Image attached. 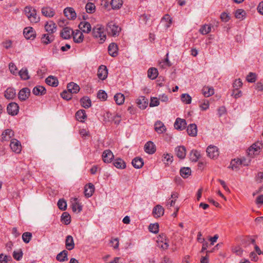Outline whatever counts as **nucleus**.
Wrapping results in <instances>:
<instances>
[{
  "instance_id": "nucleus-54",
  "label": "nucleus",
  "mask_w": 263,
  "mask_h": 263,
  "mask_svg": "<svg viewBox=\"0 0 263 263\" xmlns=\"http://www.w3.org/2000/svg\"><path fill=\"white\" fill-rule=\"evenodd\" d=\"M12 260V258L10 255H6L3 254H0V263H8Z\"/></svg>"
},
{
  "instance_id": "nucleus-14",
  "label": "nucleus",
  "mask_w": 263,
  "mask_h": 263,
  "mask_svg": "<svg viewBox=\"0 0 263 263\" xmlns=\"http://www.w3.org/2000/svg\"><path fill=\"white\" fill-rule=\"evenodd\" d=\"M73 41L77 43H82L84 39L83 33L79 30L72 32Z\"/></svg>"
},
{
  "instance_id": "nucleus-48",
  "label": "nucleus",
  "mask_w": 263,
  "mask_h": 263,
  "mask_svg": "<svg viewBox=\"0 0 263 263\" xmlns=\"http://www.w3.org/2000/svg\"><path fill=\"white\" fill-rule=\"evenodd\" d=\"M122 0H111L110 5L113 9H119L122 5Z\"/></svg>"
},
{
  "instance_id": "nucleus-38",
  "label": "nucleus",
  "mask_w": 263,
  "mask_h": 263,
  "mask_svg": "<svg viewBox=\"0 0 263 263\" xmlns=\"http://www.w3.org/2000/svg\"><path fill=\"white\" fill-rule=\"evenodd\" d=\"M203 95L205 97H209L214 93V90L212 87L204 86L202 89Z\"/></svg>"
},
{
  "instance_id": "nucleus-63",
  "label": "nucleus",
  "mask_w": 263,
  "mask_h": 263,
  "mask_svg": "<svg viewBox=\"0 0 263 263\" xmlns=\"http://www.w3.org/2000/svg\"><path fill=\"white\" fill-rule=\"evenodd\" d=\"M13 257L16 260H20L23 257V252L22 250L19 251H14L13 253Z\"/></svg>"
},
{
  "instance_id": "nucleus-34",
  "label": "nucleus",
  "mask_w": 263,
  "mask_h": 263,
  "mask_svg": "<svg viewBox=\"0 0 263 263\" xmlns=\"http://www.w3.org/2000/svg\"><path fill=\"white\" fill-rule=\"evenodd\" d=\"M200 156V152L195 149L192 150L190 153V160L192 162H197Z\"/></svg>"
},
{
  "instance_id": "nucleus-10",
  "label": "nucleus",
  "mask_w": 263,
  "mask_h": 263,
  "mask_svg": "<svg viewBox=\"0 0 263 263\" xmlns=\"http://www.w3.org/2000/svg\"><path fill=\"white\" fill-rule=\"evenodd\" d=\"M174 127L177 130H182L186 127L185 120L177 118L174 123Z\"/></svg>"
},
{
  "instance_id": "nucleus-22",
  "label": "nucleus",
  "mask_w": 263,
  "mask_h": 263,
  "mask_svg": "<svg viewBox=\"0 0 263 263\" xmlns=\"http://www.w3.org/2000/svg\"><path fill=\"white\" fill-rule=\"evenodd\" d=\"M186 131L189 136L192 137H195L197 134V125L194 124H190L187 127Z\"/></svg>"
},
{
  "instance_id": "nucleus-57",
  "label": "nucleus",
  "mask_w": 263,
  "mask_h": 263,
  "mask_svg": "<svg viewBox=\"0 0 263 263\" xmlns=\"http://www.w3.org/2000/svg\"><path fill=\"white\" fill-rule=\"evenodd\" d=\"M157 242V246L163 250H166L168 247V244L166 241L164 242L163 240H160V239H158Z\"/></svg>"
},
{
  "instance_id": "nucleus-40",
  "label": "nucleus",
  "mask_w": 263,
  "mask_h": 263,
  "mask_svg": "<svg viewBox=\"0 0 263 263\" xmlns=\"http://www.w3.org/2000/svg\"><path fill=\"white\" fill-rule=\"evenodd\" d=\"M180 174L183 178H187L191 175V170L189 167H182L180 170Z\"/></svg>"
},
{
  "instance_id": "nucleus-39",
  "label": "nucleus",
  "mask_w": 263,
  "mask_h": 263,
  "mask_svg": "<svg viewBox=\"0 0 263 263\" xmlns=\"http://www.w3.org/2000/svg\"><path fill=\"white\" fill-rule=\"evenodd\" d=\"M42 13L47 17H52L54 15L53 10L50 7H44L42 9Z\"/></svg>"
},
{
  "instance_id": "nucleus-32",
  "label": "nucleus",
  "mask_w": 263,
  "mask_h": 263,
  "mask_svg": "<svg viewBox=\"0 0 263 263\" xmlns=\"http://www.w3.org/2000/svg\"><path fill=\"white\" fill-rule=\"evenodd\" d=\"M45 82L48 85L53 87L57 86L59 83L58 79L52 76L47 77L46 79Z\"/></svg>"
},
{
  "instance_id": "nucleus-16",
  "label": "nucleus",
  "mask_w": 263,
  "mask_h": 263,
  "mask_svg": "<svg viewBox=\"0 0 263 263\" xmlns=\"http://www.w3.org/2000/svg\"><path fill=\"white\" fill-rule=\"evenodd\" d=\"M95 191V186L93 184L90 183L86 184L84 187V194L86 197H90Z\"/></svg>"
},
{
  "instance_id": "nucleus-33",
  "label": "nucleus",
  "mask_w": 263,
  "mask_h": 263,
  "mask_svg": "<svg viewBox=\"0 0 263 263\" xmlns=\"http://www.w3.org/2000/svg\"><path fill=\"white\" fill-rule=\"evenodd\" d=\"M68 251L66 250H63V251L59 253L57 256V259L60 262H64L68 260Z\"/></svg>"
},
{
  "instance_id": "nucleus-6",
  "label": "nucleus",
  "mask_w": 263,
  "mask_h": 263,
  "mask_svg": "<svg viewBox=\"0 0 263 263\" xmlns=\"http://www.w3.org/2000/svg\"><path fill=\"white\" fill-rule=\"evenodd\" d=\"M23 34L27 40H33L36 36V33L34 29L31 27H27L24 28Z\"/></svg>"
},
{
  "instance_id": "nucleus-27",
  "label": "nucleus",
  "mask_w": 263,
  "mask_h": 263,
  "mask_svg": "<svg viewBox=\"0 0 263 263\" xmlns=\"http://www.w3.org/2000/svg\"><path fill=\"white\" fill-rule=\"evenodd\" d=\"M155 129L158 134H162L166 129L164 124L160 121H157L155 124Z\"/></svg>"
},
{
  "instance_id": "nucleus-35",
  "label": "nucleus",
  "mask_w": 263,
  "mask_h": 263,
  "mask_svg": "<svg viewBox=\"0 0 263 263\" xmlns=\"http://www.w3.org/2000/svg\"><path fill=\"white\" fill-rule=\"evenodd\" d=\"M76 117L78 121L83 122L87 117L85 110L84 109L79 110L76 114Z\"/></svg>"
},
{
  "instance_id": "nucleus-46",
  "label": "nucleus",
  "mask_w": 263,
  "mask_h": 263,
  "mask_svg": "<svg viewBox=\"0 0 263 263\" xmlns=\"http://www.w3.org/2000/svg\"><path fill=\"white\" fill-rule=\"evenodd\" d=\"M162 161L165 164L169 165L173 162V157L171 154H164L163 156Z\"/></svg>"
},
{
  "instance_id": "nucleus-8",
  "label": "nucleus",
  "mask_w": 263,
  "mask_h": 263,
  "mask_svg": "<svg viewBox=\"0 0 263 263\" xmlns=\"http://www.w3.org/2000/svg\"><path fill=\"white\" fill-rule=\"evenodd\" d=\"M107 74L108 70L105 66L102 65L99 66L98 69L97 76L100 79L102 80L106 79Z\"/></svg>"
},
{
  "instance_id": "nucleus-28",
  "label": "nucleus",
  "mask_w": 263,
  "mask_h": 263,
  "mask_svg": "<svg viewBox=\"0 0 263 263\" xmlns=\"http://www.w3.org/2000/svg\"><path fill=\"white\" fill-rule=\"evenodd\" d=\"M16 95L15 90L12 88H8L5 91L4 96L7 99H13Z\"/></svg>"
},
{
  "instance_id": "nucleus-13",
  "label": "nucleus",
  "mask_w": 263,
  "mask_h": 263,
  "mask_svg": "<svg viewBox=\"0 0 263 263\" xmlns=\"http://www.w3.org/2000/svg\"><path fill=\"white\" fill-rule=\"evenodd\" d=\"M45 29L49 34H51L56 31L57 25L53 21H50L45 24Z\"/></svg>"
},
{
  "instance_id": "nucleus-53",
  "label": "nucleus",
  "mask_w": 263,
  "mask_h": 263,
  "mask_svg": "<svg viewBox=\"0 0 263 263\" xmlns=\"http://www.w3.org/2000/svg\"><path fill=\"white\" fill-rule=\"evenodd\" d=\"M32 233L30 232H25L22 235V239L25 243H28L31 238H32Z\"/></svg>"
},
{
  "instance_id": "nucleus-23",
  "label": "nucleus",
  "mask_w": 263,
  "mask_h": 263,
  "mask_svg": "<svg viewBox=\"0 0 263 263\" xmlns=\"http://www.w3.org/2000/svg\"><path fill=\"white\" fill-rule=\"evenodd\" d=\"M14 136V133L11 129H5L2 134V140L8 141Z\"/></svg>"
},
{
  "instance_id": "nucleus-26",
  "label": "nucleus",
  "mask_w": 263,
  "mask_h": 263,
  "mask_svg": "<svg viewBox=\"0 0 263 263\" xmlns=\"http://www.w3.org/2000/svg\"><path fill=\"white\" fill-rule=\"evenodd\" d=\"M46 92L45 88L40 85L34 87L32 90V93L35 96H42L45 95Z\"/></svg>"
},
{
  "instance_id": "nucleus-11",
  "label": "nucleus",
  "mask_w": 263,
  "mask_h": 263,
  "mask_svg": "<svg viewBox=\"0 0 263 263\" xmlns=\"http://www.w3.org/2000/svg\"><path fill=\"white\" fill-rule=\"evenodd\" d=\"M30 94V90L28 88H23L19 91L18 98L21 101H25L29 98Z\"/></svg>"
},
{
  "instance_id": "nucleus-2",
  "label": "nucleus",
  "mask_w": 263,
  "mask_h": 263,
  "mask_svg": "<svg viewBox=\"0 0 263 263\" xmlns=\"http://www.w3.org/2000/svg\"><path fill=\"white\" fill-rule=\"evenodd\" d=\"M92 34L95 38L99 39V43L102 44L106 40V34L104 27L100 25H96L93 29Z\"/></svg>"
},
{
  "instance_id": "nucleus-42",
  "label": "nucleus",
  "mask_w": 263,
  "mask_h": 263,
  "mask_svg": "<svg viewBox=\"0 0 263 263\" xmlns=\"http://www.w3.org/2000/svg\"><path fill=\"white\" fill-rule=\"evenodd\" d=\"M158 75V71L155 68H151L147 71L148 77L152 80L155 79L157 77Z\"/></svg>"
},
{
  "instance_id": "nucleus-20",
  "label": "nucleus",
  "mask_w": 263,
  "mask_h": 263,
  "mask_svg": "<svg viewBox=\"0 0 263 263\" xmlns=\"http://www.w3.org/2000/svg\"><path fill=\"white\" fill-rule=\"evenodd\" d=\"M118 46L115 43H111L108 46V53L112 57H115L118 55Z\"/></svg>"
},
{
  "instance_id": "nucleus-58",
  "label": "nucleus",
  "mask_w": 263,
  "mask_h": 263,
  "mask_svg": "<svg viewBox=\"0 0 263 263\" xmlns=\"http://www.w3.org/2000/svg\"><path fill=\"white\" fill-rule=\"evenodd\" d=\"M97 97L99 99L105 101L107 98V95L104 90H100L97 93Z\"/></svg>"
},
{
  "instance_id": "nucleus-55",
  "label": "nucleus",
  "mask_w": 263,
  "mask_h": 263,
  "mask_svg": "<svg viewBox=\"0 0 263 263\" xmlns=\"http://www.w3.org/2000/svg\"><path fill=\"white\" fill-rule=\"evenodd\" d=\"M95 5L92 3H88L86 5L85 9L87 13H92L95 11Z\"/></svg>"
},
{
  "instance_id": "nucleus-41",
  "label": "nucleus",
  "mask_w": 263,
  "mask_h": 263,
  "mask_svg": "<svg viewBox=\"0 0 263 263\" xmlns=\"http://www.w3.org/2000/svg\"><path fill=\"white\" fill-rule=\"evenodd\" d=\"M114 100L118 105H122L124 102L125 97L123 94L117 93L114 96Z\"/></svg>"
},
{
  "instance_id": "nucleus-44",
  "label": "nucleus",
  "mask_w": 263,
  "mask_h": 263,
  "mask_svg": "<svg viewBox=\"0 0 263 263\" xmlns=\"http://www.w3.org/2000/svg\"><path fill=\"white\" fill-rule=\"evenodd\" d=\"M18 74H19L20 77L21 78V79L24 80H27L30 78V77L28 74V70L26 68H22L19 71Z\"/></svg>"
},
{
  "instance_id": "nucleus-49",
  "label": "nucleus",
  "mask_w": 263,
  "mask_h": 263,
  "mask_svg": "<svg viewBox=\"0 0 263 263\" xmlns=\"http://www.w3.org/2000/svg\"><path fill=\"white\" fill-rule=\"evenodd\" d=\"M211 30V27L210 25H204L201 26L200 29H199V32L203 35L209 33Z\"/></svg>"
},
{
  "instance_id": "nucleus-12",
  "label": "nucleus",
  "mask_w": 263,
  "mask_h": 263,
  "mask_svg": "<svg viewBox=\"0 0 263 263\" xmlns=\"http://www.w3.org/2000/svg\"><path fill=\"white\" fill-rule=\"evenodd\" d=\"M65 15L71 20H74L77 17V14L73 8L71 7H67L64 10Z\"/></svg>"
},
{
  "instance_id": "nucleus-47",
  "label": "nucleus",
  "mask_w": 263,
  "mask_h": 263,
  "mask_svg": "<svg viewBox=\"0 0 263 263\" xmlns=\"http://www.w3.org/2000/svg\"><path fill=\"white\" fill-rule=\"evenodd\" d=\"M161 22H166L165 26L166 28H168L170 27V25L172 23V18L168 14H165L162 18Z\"/></svg>"
},
{
  "instance_id": "nucleus-30",
  "label": "nucleus",
  "mask_w": 263,
  "mask_h": 263,
  "mask_svg": "<svg viewBox=\"0 0 263 263\" xmlns=\"http://www.w3.org/2000/svg\"><path fill=\"white\" fill-rule=\"evenodd\" d=\"M80 87L76 83L71 82L67 85L68 91L72 93H76L80 90Z\"/></svg>"
},
{
  "instance_id": "nucleus-37",
  "label": "nucleus",
  "mask_w": 263,
  "mask_h": 263,
  "mask_svg": "<svg viewBox=\"0 0 263 263\" xmlns=\"http://www.w3.org/2000/svg\"><path fill=\"white\" fill-rule=\"evenodd\" d=\"M81 105L85 108H88L91 105V101L89 97H84L80 100Z\"/></svg>"
},
{
  "instance_id": "nucleus-31",
  "label": "nucleus",
  "mask_w": 263,
  "mask_h": 263,
  "mask_svg": "<svg viewBox=\"0 0 263 263\" xmlns=\"http://www.w3.org/2000/svg\"><path fill=\"white\" fill-rule=\"evenodd\" d=\"M133 166L136 168L142 167L144 164L143 159L140 157L135 158L132 162Z\"/></svg>"
},
{
  "instance_id": "nucleus-18",
  "label": "nucleus",
  "mask_w": 263,
  "mask_h": 263,
  "mask_svg": "<svg viewBox=\"0 0 263 263\" xmlns=\"http://www.w3.org/2000/svg\"><path fill=\"white\" fill-rule=\"evenodd\" d=\"M175 152L177 157L183 159L186 156V148L184 146H178L175 148Z\"/></svg>"
},
{
  "instance_id": "nucleus-21",
  "label": "nucleus",
  "mask_w": 263,
  "mask_h": 263,
  "mask_svg": "<svg viewBox=\"0 0 263 263\" xmlns=\"http://www.w3.org/2000/svg\"><path fill=\"white\" fill-rule=\"evenodd\" d=\"M137 104L140 108L144 109L147 106L148 99L143 96H141L137 100Z\"/></svg>"
},
{
  "instance_id": "nucleus-25",
  "label": "nucleus",
  "mask_w": 263,
  "mask_h": 263,
  "mask_svg": "<svg viewBox=\"0 0 263 263\" xmlns=\"http://www.w3.org/2000/svg\"><path fill=\"white\" fill-rule=\"evenodd\" d=\"M164 214V209L159 204L155 206L153 210V214L155 217H160Z\"/></svg>"
},
{
  "instance_id": "nucleus-45",
  "label": "nucleus",
  "mask_w": 263,
  "mask_h": 263,
  "mask_svg": "<svg viewBox=\"0 0 263 263\" xmlns=\"http://www.w3.org/2000/svg\"><path fill=\"white\" fill-rule=\"evenodd\" d=\"M61 220L64 222L65 224L68 225L70 223L71 217L67 212H64L61 216Z\"/></svg>"
},
{
  "instance_id": "nucleus-50",
  "label": "nucleus",
  "mask_w": 263,
  "mask_h": 263,
  "mask_svg": "<svg viewBox=\"0 0 263 263\" xmlns=\"http://www.w3.org/2000/svg\"><path fill=\"white\" fill-rule=\"evenodd\" d=\"M181 101L185 104H189L191 103L192 98L187 93H183L181 96Z\"/></svg>"
},
{
  "instance_id": "nucleus-56",
  "label": "nucleus",
  "mask_w": 263,
  "mask_h": 263,
  "mask_svg": "<svg viewBox=\"0 0 263 263\" xmlns=\"http://www.w3.org/2000/svg\"><path fill=\"white\" fill-rule=\"evenodd\" d=\"M242 164V161L240 159H234L231 162V167L232 170H235L237 168V165H241Z\"/></svg>"
},
{
  "instance_id": "nucleus-3",
  "label": "nucleus",
  "mask_w": 263,
  "mask_h": 263,
  "mask_svg": "<svg viewBox=\"0 0 263 263\" xmlns=\"http://www.w3.org/2000/svg\"><path fill=\"white\" fill-rule=\"evenodd\" d=\"M106 30L109 34L115 36L119 35L121 31V28L114 22H111L108 23L107 25Z\"/></svg>"
},
{
  "instance_id": "nucleus-9",
  "label": "nucleus",
  "mask_w": 263,
  "mask_h": 263,
  "mask_svg": "<svg viewBox=\"0 0 263 263\" xmlns=\"http://www.w3.org/2000/svg\"><path fill=\"white\" fill-rule=\"evenodd\" d=\"M71 207L73 212L80 213L82 210V205L78 198H72L71 199Z\"/></svg>"
},
{
  "instance_id": "nucleus-29",
  "label": "nucleus",
  "mask_w": 263,
  "mask_h": 263,
  "mask_svg": "<svg viewBox=\"0 0 263 263\" xmlns=\"http://www.w3.org/2000/svg\"><path fill=\"white\" fill-rule=\"evenodd\" d=\"M66 248L68 250H72L74 247V243L73 237L71 235L66 237L65 241Z\"/></svg>"
},
{
  "instance_id": "nucleus-24",
  "label": "nucleus",
  "mask_w": 263,
  "mask_h": 263,
  "mask_svg": "<svg viewBox=\"0 0 263 263\" xmlns=\"http://www.w3.org/2000/svg\"><path fill=\"white\" fill-rule=\"evenodd\" d=\"M73 31L70 28L65 27L60 33L61 36L64 39H69Z\"/></svg>"
},
{
  "instance_id": "nucleus-1",
  "label": "nucleus",
  "mask_w": 263,
  "mask_h": 263,
  "mask_svg": "<svg viewBox=\"0 0 263 263\" xmlns=\"http://www.w3.org/2000/svg\"><path fill=\"white\" fill-rule=\"evenodd\" d=\"M25 14L32 23H36L40 21V17L36 14V10L33 7L27 6L24 9Z\"/></svg>"
},
{
  "instance_id": "nucleus-51",
  "label": "nucleus",
  "mask_w": 263,
  "mask_h": 263,
  "mask_svg": "<svg viewBox=\"0 0 263 263\" xmlns=\"http://www.w3.org/2000/svg\"><path fill=\"white\" fill-rule=\"evenodd\" d=\"M149 231L154 234H156L159 231V224L157 223H151L148 227Z\"/></svg>"
},
{
  "instance_id": "nucleus-61",
  "label": "nucleus",
  "mask_w": 263,
  "mask_h": 263,
  "mask_svg": "<svg viewBox=\"0 0 263 263\" xmlns=\"http://www.w3.org/2000/svg\"><path fill=\"white\" fill-rule=\"evenodd\" d=\"M210 103L208 100H203L200 104V107L202 110H206L209 107Z\"/></svg>"
},
{
  "instance_id": "nucleus-64",
  "label": "nucleus",
  "mask_w": 263,
  "mask_h": 263,
  "mask_svg": "<svg viewBox=\"0 0 263 263\" xmlns=\"http://www.w3.org/2000/svg\"><path fill=\"white\" fill-rule=\"evenodd\" d=\"M242 86V82L240 79H236L233 84L234 89L237 90Z\"/></svg>"
},
{
  "instance_id": "nucleus-15",
  "label": "nucleus",
  "mask_w": 263,
  "mask_h": 263,
  "mask_svg": "<svg viewBox=\"0 0 263 263\" xmlns=\"http://www.w3.org/2000/svg\"><path fill=\"white\" fill-rule=\"evenodd\" d=\"M114 156L112 152L109 149L105 150L102 154L103 160L105 163H109L114 158Z\"/></svg>"
},
{
  "instance_id": "nucleus-19",
  "label": "nucleus",
  "mask_w": 263,
  "mask_h": 263,
  "mask_svg": "<svg viewBox=\"0 0 263 263\" xmlns=\"http://www.w3.org/2000/svg\"><path fill=\"white\" fill-rule=\"evenodd\" d=\"M145 151L149 154H153L156 152V147L154 143L151 141L146 143L144 145Z\"/></svg>"
},
{
  "instance_id": "nucleus-62",
  "label": "nucleus",
  "mask_w": 263,
  "mask_h": 263,
  "mask_svg": "<svg viewBox=\"0 0 263 263\" xmlns=\"http://www.w3.org/2000/svg\"><path fill=\"white\" fill-rule=\"evenodd\" d=\"M61 96L62 98L66 100H69L72 98V93L69 91L67 92L66 90L63 91Z\"/></svg>"
},
{
  "instance_id": "nucleus-7",
  "label": "nucleus",
  "mask_w": 263,
  "mask_h": 263,
  "mask_svg": "<svg viewBox=\"0 0 263 263\" xmlns=\"http://www.w3.org/2000/svg\"><path fill=\"white\" fill-rule=\"evenodd\" d=\"M10 147L12 151L16 154L20 153L21 151L22 146L21 143L15 139H13L11 140Z\"/></svg>"
},
{
  "instance_id": "nucleus-4",
  "label": "nucleus",
  "mask_w": 263,
  "mask_h": 263,
  "mask_svg": "<svg viewBox=\"0 0 263 263\" xmlns=\"http://www.w3.org/2000/svg\"><path fill=\"white\" fill-rule=\"evenodd\" d=\"M206 152L208 156L212 159L217 158L219 154L218 148L211 145L207 147Z\"/></svg>"
},
{
  "instance_id": "nucleus-17",
  "label": "nucleus",
  "mask_w": 263,
  "mask_h": 263,
  "mask_svg": "<svg viewBox=\"0 0 263 263\" xmlns=\"http://www.w3.org/2000/svg\"><path fill=\"white\" fill-rule=\"evenodd\" d=\"M79 27L84 33H88L91 30L90 24L86 21L81 22L79 25Z\"/></svg>"
},
{
  "instance_id": "nucleus-59",
  "label": "nucleus",
  "mask_w": 263,
  "mask_h": 263,
  "mask_svg": "<svg viewBox=\"0 0 263 263\" xmlns=\"http://www.w3.org/2000/svg\"><path fill=\"white\" fill-rule=\"evenodd\" d=\"M261 145L260 143H256L253 144L249 149V153L250 154V153L252 151L254 152H257L260 148V146Z\"/></svg>"
},
{
  "instance_id": "nucleus-52",
  "label": "nucleus",
  "mask_w": 263,
  "mask_h": 263,
  "mask_svg": "<svg viewBox=\"0 0 263 263\" xmlns=\"http://www.w3.org/2000/svg\"><path fill=\"white\" fill-rule=\"evenodd\" d=\"M58 208L63 211H65L67 208L66 201L63 199H60L59 200L57 203Z\"/></svg>"
},
{
  "instance_id": "nucleus-60",
  "label": "nucleus",
  "mask_w": 263,
  "mask_h": 263,
  "mask_svg": "<svg viewBox=\"0 0 263 263\" xmlns=\"http://www.w3.org/2000/svg\"><path fill=\"white\" fill-rule=\"evenodd\" d=\"M245 14V11L243 10L240 9H237L235 13V17L239 19L243 18Z\"/></svg>"
},
{
  "instance_id": "nucleus-43",
  "label": "nucleus",
  "mask_w": 263,
  "mask_h": 263,
  "mask_svg": "<svg viewBox=\"0 0 263 263\" xmlns=\"http://www.w3.org/2000/svg\"><path fill=\"white\" fill-rule=\"evenodd\" d=\"M41 40L43 44L47 45L52 42L53 38L52 36H50L49 33L44 34L42 35Z\"/></svg>"
},
{
  "instance_id": "nucleus-36",
  "label": "nucleus",
  "mask_w": 263,
  "mask_h": 263,
  "mask_svg": "<svg viewBox=\"0 0 263 263\" xmlns=\"http://www.w3.org/2000/svg\"><path fill=\"white\" fill-rule=\"evenodd\" d=\"M113 164L116 167L119 169H124L126 167L125 162L121 158L115 159Z\"/></svg>"
},
{
  "instance_id": "nucleus-5",
  "label": "nucleus",
  "mask_w": 263,
  "mask_h": 263,
  "mask_svg": "<svg viewBox=\"0 0 263 263\" xmlns=\"http://www.w3.org/2000/svg\"><path fill=\"white\" fill-rule=\"evenodd\" d=\"M7 110L9 115L15 116L18 112L19 106L15 102H11L7 105Z\"/></svg>"
}]
</instances>
